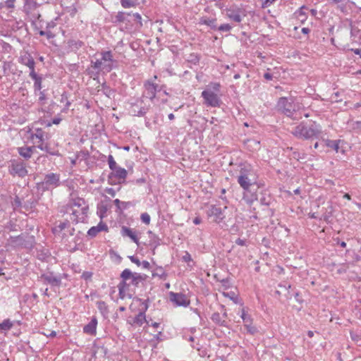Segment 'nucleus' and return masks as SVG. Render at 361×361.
Returning <instances> with one entry per match:
<instances>
[{"instance_id": "obj_35", "label": "nucleus", "mask_w": 361, "mask_h": 361, "mask_svg": "<svg viewBox=\"0 0 361 361\" xmlns=\"http://www.w3.org/2000/svg\"><path fill=\"white\" fill-rule=\"evenodd\" d=\"M13 326V322L9 319H4L1 323H0V329L3 331H8Z\"/></svg>"}, {"instance_id": "obj_22", "label": "nucleus", "mask_w": 361, "mask_h": 361, "mask_svg": "<svg viewBox=\"0 0 361 361\" xmlns=\"http://www.w3.org/2000/svg\"><path fill=\"white\" fill-rule=\"evenodd\" d=\"M121 233L123 236L129 237L134 243L139 245V239L137 237L135 232L131 228L126 226H122Z\"/></svg>"}, {"instance_id": "obj_17", "label": "nucleus", "mask_w": 361, "mask_h": 361, "mask_svg": "<svg viewBox=\"0 0 361 361\" xmlns=\"http://www.w3.org/2000/svg\"><path fill=\"white\" fill-rule=\"evenodd\" d=\"M243 143L245 147L250 152L258 151L261 147L260 141L253 138L247 139Z\"/></svg>"}, {"instance_id": "obj_33", "label": "nucleus", "mask_w": 361, "mask_h": 361, "mask_svg": "<svg viewBox=\"0 0 361 361\" xmlns=\"http://www.w3.org/2000/svg\"><path fill=\"white\" fill-rule=\"evenodd\" d=\"M70 226V223L68 221H66L64 222H60L59 225L56 226L54 228H53L52 231L54 233H58L61 232L63 230H64L66 228Z\"/></svg>"}, {"instance_id": "obj_20", "label": "nucleus", "mask_w": 361, "mask_h": 361, "mask_svg": "<svg viewBox=\"0 0 361 361\" xmlns=\"http://www.w3.org/2000/svg\"><path fill=\"white\" fill-rule=\"evenodd\" d=\"M29 76L34 80V90L36 93L37 91H40L42 88V78L41 75H39L37 74L35 71L30 72Z\"/></svg>"}, {"instance_id": "obj_39", "label": "nucleus", "mask_w": 361, "mask_h": 361, "mask_svg": "<svg viewBox=\"0 0 361 361\" xmlns=\"http://www.w3.org/2000/svg\"><path fill=\"white\" fill-rule=\"evenodd\" d=\"M223 295L226 298H228L230 300H233L234 303H238V298L237 295L233 292H223Z\"/></svg>"}, {"instance_id": "obj_24", "label": "nucleus", "mask_w": 361, "mask_h": 361, "mask_svg": "<svg viewBox=\"0 0 361 361\" xmlns=\"http://www.w3.org/2000/svg\"><path fill=\"white\" fill-rule=\"evenodd\" d=\"M67 44L71 51H77L85 45V43L80 39H70L68 40Z\"/></svg>"}, {"instance_id": "obj_47", "label": "nucleus", "mask_w": 361, "mask_h": 361, "mask_svg": "<svg viewBox=\"0 0 361 361\" xmlns=\"http://www.w3.org/2000/svg\"><path fill=\"white\" fill-rule=\"evenodd\" d=\"M141 221L145 224L146 225L149 224L150 223V216L147 212L142 213L140 216Z\"/></svg>"}, {"instance_id": "obj_15", "label": "nucleus", "mask_w": 361, "mask_h": 361, "mask_svg": "<svg viewBox=\"0 0 361 361\" xmlns=\"http://www.w3.org/2000/svg\"><path fill=\"white\" fill-rule=\"evenodd\" d=\"M19 62L29 68L30 72L35 71V62L32 56L27 52H24L19 58Z\"/></svg>"}, {"instance_id": "obj_2", "label": "nucleus", "mask_w": 361, "mask_h": 361, "mask_svg": "<svg viewBox=\"0 0 361 361\" xmlns=\"http://www.w3.org/2000/svg\"><path fill=\"white\" fill-rule=\"evenodd\" d=\"M322 132V126L315 121H302L293 128L291 134L298 139L309 140L318 139Z\"/></svg>"}, {"instance_id": "obj_37", "label": "nucleus", "mask_w": 361, "mask_h": 361, "mask_svg": "<svg viewBox=\"0 0 361 361\" xmlns=\"http://www.w3.org/2000/svg\"><path fill=\"white\" fill-rule=\"evenodd\" d=\"M332 1L338 5L342 12H346V5L350 3V0H332Z\"/></svg>"}, {"instance_id": "obj_49", "label": "nucleus", "mask_w": 361, "mask_h": 361, "mask_svg": "<svg viewBox=\"0 0 361 361\" xmlns=\"http://www.w3.org/2000/svg\"><path fill=\"white\" fill-rule=\"evenodd\" d=\"M16 0H6L4 2V6L8 9H13L15 8Z\"/></svg>"}, {"instance_id": "obj_57", "label": "nucleus", "mask_w": 361, "mask_h": 361, "mask_svg": "<svg viewBox=\"0 0 361 361\" xmlns=\"http://www.w3.org/2000/svg\"><path fill=\"white\" fill-rule=\"evenodd\" d=\"M92 276V273L90 271H85L82 274V278L85 280L90 279Z\"/></svg>"}, {"instance_id": "obj_19", "label": "nucleus", "mask_w": 361, "mask_h": 361, "mask_svg": "<svg viewBox=\"0 0 361 361\" xmlns=\"http://www.w3.org/2000/svg\"><path fill=\"white\" fill-rule=\"evenodd\" d=\"M17 150L20 156L27 160L35 151V147H18Z\"/></svg>"}, {"instance_id": "obj_44", "label": "nucleus", "mask_w": 361, "mask_h": 361, "mask_svg": "<svg viewBox=\"0 0 361 361\" xmlns=\"http://www.w3.org/2000/svg\"><path fill=\"white\" fill-rule=\"evenodd\" d=\"M103 92L104 93L109 97L111 98L114 96L115 91L112 89H111L109 87L106 86L105 85H103Z\"/></svg>"}, {"instance_id": "obj_58", "label": "nucleus", "mask_w": 361, "mask_h": 361, "mask_svg": "<svg viewBox=\"0 0 361 361\" xmlns=\"http://www.w3.org/2000/svg\"><path fill=\"white\" fill-rule=\"evenodd\" d=\"M148 300H145L142 302V307L140 309V312H144L145 313V312L147 311V308H148Z\"/></svg>"}, {"instance_id": "obj_1", "label": "nucleus", "mask_w": 361, "mask_h": 361, "mask_svg": "<svg viewBox=\"0 0 361 361\" xmlns=\"http://www.w3.org/2000/svg\"><path fill=\"white\" fill-rule=\"evenodd\" d=\"M100 58L91 61V65L87 68V74L92 78H98L100 72L109 73L116 66V61L114 59L111 51H102Z\"/></svg>"}, {"instance_id": "obj_56", "label": "nucleus", "mask_w": 361, "mask_h": 361, "mask_svg": "<svg viewBox=\"0 0 361 361\" xmlns=\"http://www.w3.org/2000/svg\"><path fill=\"white\" fill-rule=\"evenodd\" d=\"M270 197H261L260 199V202L262 204H264V205H269L270 204Z\"/></svg>"}, {"instance_id": "obj_5", "label": "nucleus", "mask_w": 361, "mask_h": 361, "mask_svg": "<svg viewBox=\"0 0 361 361\" xmlns=\"http://www.w3.org/2000/svg\"><path fill=\"white\" fill-rule=\"evenodd\" d=\"M61 185V176L56 173H49L44 175V179L36 183V190L38 193L43 194L47 191H51Z\"/></svg>"}, {"instance_id": "obj_38", "label": "nucleus", "mask_w": 361, "mask_h": 361, "mask_svg": "<svg viewBox=\"0 0 361 361\" xmlns=\"http://www.w3.org/2000/svg\"><path fill=\"white\" fill-rule=\"evenodd\" d=\"M200 60V56L196 53H192L188 56V61L192 64H197Z\"/></svg>"}, {"instance_id": "obj_23", "label": "nucleus", "mask_w": 361, "mask_h": 361, "mask_svg": "<svg viewBox=\"0 0 361 361\" xmlns=\"http://www.w3.org/2000/svg\"><path fill=\"white\" fill-rule=\"evenodd\" d=\"M30 138L33 142L34 141L37 142H44L45 132L41 128H37L31 134Z\"/></svg>"}, {"instance_id": "obj_64", "label": "nucleus", "mask_w": 361, "mask_h": 361, "mask_svg": "<svg viewBox=\"0 0 361 361\" xmlns=\"http://www.w3.org/2000/svg\"><path fill=\"white\" fill-rule=\"evenodd\" d=\"M141 265L144 269H150V264L147 261H142L141 262Z\"/></svg>"}, {"instance_id": "obj_3", "label": "nucleus", "mask_w": 361, "mask_h": 361, "mask_svg": "<svg viewBox=\"0 0 361 361\" xmlns=\"http://www.w3.org/2000/svg\"><path fill=\"white\" fill-rule=\"evenodd\" d=\"M238 183L244 190V194L250 191V187L257 181V176L251 164L247 162L240 163Z\"/></svg>"}, {"instance_id": "obj_31", "label": "nucleus", "mask_w": 361, "mask_h": 361, "mask_svg": "<svg viewBox=\"0 0 361 361\" xmlns=\"http://www.w3.org/2000/svg\"><path fill=\"white\" fill-rule=\"evenodd\" d=\"M146 322V317L144 312H140L133 319V324L137 326H142Z\"/></svg>"}, {"instance_id": "obj_16", "label": "nucleus", "mask_w": 361, "mask_h": 361, "mask_svg": "<svg viewBox=\"0 0 361 361\" xmlns=\"http://www.w3.org/2000/svg\"><path fill=\"white\" fill-rule=\"evenodd\" d=\"M70 207H77L78 209L81 211L82 215H86L88 211V206L85 205V201L82 198H75L71 200L70 202Z\"/></svg>"}, {"instance_id": "obj_61", "label": "nucleus", "mask_w": 361, "mask_h": 361, "mask_svg": "<svg viewBox=\"0 0 361 361\" xmlns=\"http://www.w3.org/2000/svg\"><path fill=\"white\" fill-rule=\"evenodd\" d=\"M122 201L119 200L118 199H116L114 200V204L117 207V209L119 210L120 212H121V204H122Z\"/></svg>"}, {"instance_id": "obj_62", "label": "nucleus", "mask_w": 361, "mask_h": 361, "mask_svg": "<svg viewBox=\"0 0 361 361\" xmlns=\"http://www.w3.org/2000/svg\"><path fill=\"white\" fill-rule=\"evenodd\" d=\"M235 244H237L238 245H240V246H245V245H246V240L238 238L235 240Z\"/></svg>"}, {"instance_id": "obj_51", "label": "nucleus", "mask_w": 361, "mask_h": 361, "mask_svg": "<svg viewBox=\"0 0 361 361\" xmlns=\"http://www.w3.org/2000/svg\"><path fill=\"white\" fill-rule=\"evenodd\" d=\"M128 279H123L118 285V288H123L126 290V288L130 286V283H127Z\"/></svg>"}, {"instance_id": "obj_42", "label": "nucleus", "mask_w": 361, "mask_h": 361, "mask_svg": "<svg viewBox=\"0 0 361 361\" xmlns=\"http://www.w3.org/2000/svg\"><path fill=\"white\" fill-rule=\"evenodd\" d=\"M82 214L81 211L79 209H72L71 215L73 216L71 219L77 224L79 221V216Z\"/></svg>"}, {"instance_id": "obj_14", "label": "nucleus", "mask_w": 361, "mask_h": 361, "mask_svg": "<svg viewBox=\"0 0 361 361\" xmlns=\"http://www.w3.org/2000/svg\"><path fill=\"white\" fill-rule=\"evenodd\" d=\"M40 279L44 283L51 286H60L61 283V278L55 276L52 272L42 274Z\"/></svg>"}, {"instance_id": "obj_4", "label": "nucleus", "mask_w": 361, "mask_h": 361, "mask_svg": "<svg viewBox=\"0 0 361 361\" xmlns=\"http://www.w3.org/2000/svg\"><path fill=\"white\" fill-rule=\"evenodd\" d=\"M221 85L219 82H212L201 93L203 99V104L207 106L220 107L222 104L221 95L219 94Z\"/></svg>"}, {"instance_id": "obj_40", "label": "nucleus", "mask_w": 361, "mask_h": 361, "mask_svg": "<svg viewBox=\"0 0 361 361\" xmlns=\"http://www.w3.org/2000/svg\"><path fill=\"white\" fill-rule=\"evenodd\" d=\"M329 209V211H328V209H327L326 212L323 214L322 217L319 219H323L326 223L330 222V219L332 216V212H333V207L331 206H330Z\"/></svg>"}, {"instance_id": "obj_13", "label": "nucleus", "mask_w": 361, "mask_h": 361, "mask_svg": "<svg viewBox=\"0 0 361 361\" xmlns=\"http://www.w3.org/2000/svg\"><path fill=\"white\" fill-rule=\"evenodd\" d=\"M207 214L209 218H212L213 221L217 224L222 221L225 218L223 209L214 204H212L209 207Z\"/></svg>"}, {"instance_id": "obj_36", "label": "nucleus", "mask_w": 361, "mask_h": 361, "mask_svg": "<svg viewBox=\"0 0 361 361\" xmlns=\"http://www.w3.org/2000/svg\"><path fill=\"white\" fill-rule=\"evenodd\" d=\"M121 4L124 8H133L137 5V0H122Z\"/></svg>"}, {"instance_id": "obj_27", "label": "nucleus", "mask_w": 361, "mask_h": 361, "mask_svg": "<svg viewBox=\"0 0 361 361\" xmlns=\"http://www.w3.org/2000/svg\"><path fill=\"white\" fill-rule=\"evenodd\" d=\"M211 319L213 322L220 326H227L228 322L226 319H223L220 313L214 312L211 317Z\"/></svg>"}, {"instance_id": "obj_50", "label": "nucleus", "mask_w": 361, "mask_h": 361, "mask_svg": "<svg viewBox=\"0 0 361 361\" xmlns=\"http://www.w3.org/2000/svg\"><path fill=\"white\" fill-rule=\"evenodd\" d=\"M182 259L183 262H187V263H189L190 262L192 261V257L188 251L185 252V255H183Z\"/></svg>"}, {"instance_id": "obj_55", "label": "nucleus", "mask_w": 361, "mask_h": 361, "mask_svg": "<svg viewBox=\"0 0 361 361\" xmlns=\"http://www.w3.org/2000/svg\"><path fill=\"white\" fill-rule=\"evenodd\" d=\"M133 17L134 18V20H135L137 23H138L140 26L142 25V17L138 13H133Z\"/></svg>"}, {"instance_id": "obj_34", "label": "nucleus", "mask_w": 361, "mask_h": 361, "mask_svg": "<svg viewBox=\"0 0 361 361\" xmlns=\"http://www.w3.org/2000/svg\"><path fill=\"white\" fill-rule=\"evenodd\" d=\"M43 3H48V0H44L42 2L39 3L37 1L31 0L29 1L27 4H25L24 6L25 8H27L30 10H34L39 7Z\"/></svg>"}, {"instance_id": "obj_46", "label": "nucleus", "mask_w": 361, "mask_h": 361, "mask_svg": "<svg viewBox=\"0 0 361 361\" xmlns=\"http://www.w3.org/2000/svg\"><path fill=\"white\" fill-rule=\"evenodd\" d=\"M44 151L46 152L47 153L51 154V155H54V156H59V151H57V150H52L51 148L50 147V146L48 144H46L44 145Z\"/></svg>"}, {"instance_id": "obj_11", "label": "nucleus", "mask_w": 361, "mask_h": 361, "mask_svg": "<svg viewBox=\"0 0 361 361\" xmlns=\"http://www.w3.org/2000/svg\"><path fill=\"white\" fill-rule=\"evenodd\" d=\"M278 108L287 116H291L295 111L293 99L292 97H281L277 104Z\"/></svg>"}, {"instance_id": "obj_12", "label": "nucleus", "mask_w": 361, "mask_h": 361, "mask_svg": "<svg viewBox=\"0 0 361 361\" xmlns=\"http://www.w3.org/2000/svg\"><path fill=\"white\" fill-rule=\"evenodd\" d=\"M169 299L175 306H182L186 307L190 305V301L186 295L182 293H169Z\"/></svg>"}, {"instance_id": "obj_45", "label": "nucleus", "mask_w": 361, "mask_h": 361, "mask_svg": "<svg viewBox=\"0 0 361 361\" xmlns=\"http://www.w3.org/2000/svg\"><path fill=\"white\" fill-rule=\"evenodd\" d=\"M164 275H165V271L161 267H157L153 272L152 276H159L161 278Z\"/></svg>"}, {"instance_id": "obj_29", "label": "nucleus", "mask_w": 361, "mask_h": 361, "mask_svg": "<svg viewBox=\"0 0 361 361\" xmlns=\"http://www.w3.org/2000/svg\"><path fill=\"white\" fill-rule=\"evenodd\" d=\"M244 326L247 329V331L251 335L255 334L258 331L257 327L252 325V317L244 319Z\"/></svg>"}, {"instance_id": "obj_26", "label": "nucleus", "mask_w": 361, "mask_h": 361, "mask_svg": "<svg viewBox=\"0 0 361 361\" xmlns=\"http://www.w3.org/2000/svg\"><path fill=\"white\" fill-rule=\"evenodd\" d=\"M8 241L13 247H23L25 243L24 235L11 236Z\"/></svg>"}, {"instance_id": "obj_6", "label": "nucleus", "mask_w": 361, "mask_h": 361, "mask_svg": "<svg viewBox=\"0 0 361 361\" xmlns=\"http://www.w3.org/2000/svg\"><path fill=\"white\" fill-rule=\"evenodd\" d=\"M151 105L150 101L142 97L136 98L130 103V113L133 116H144L149 110Z\"/></svg>"}, {"instance_id": "obj_18", "label": "nucleus", "mask_w": 361, "mask_h": 361, "mask_svg": "<svg viewBox=\"0 0 361 361\" xmlns=\"http://www.w3.org/2000/svg\"><path fill=\"white\" fill-rule=\"evenodd\" d=\"M100 231H108L107 225L102 221H100L97 226L91 227L87 231V235L92 238L95 237Z\"/></svg>"}, {"instance_id": "obj_10", "label": "nucleus", "mask_w": 361, "mask_h": 361, "mask_svg": "<svg viewBox=\"0 0 361 361\" xmlns=\"http://www.w3.org/2000/svg\"><path fill=\"white\" fill-rule=\"evenodd\" d=\"M121 277L123 279H128V281H130V285L132 284L135 286H138L140 282L145 281L147 275L136 272L133 273L130 269H126L122 271Z\"/></svg>"}, {"instance_id": "obj_41", "label": "nucleus", "mask_w": 361, "mask_h": 361, "mask_svg": "<svg viewBox=\"0 0 361 361\" xmlns=\"http://www.w3.org/2000/svg\"><path fill=\"white\" fill-rule=\"evenodd\" d=\"M307 9L306 7L302 6L295 13L297 15V17L299 20L301 21H303L306 19V13H305L304 10Z\"/></svg>"}, {"instance_id": "obj_52", "label": "nucleus", "mask_w": 361, "mask_h": 361, "mask_svg": "<svg viewBox=\"0 0 361 361\" xmlns=\"http://www.w3.org/2000/svg\"><path fill=\"white\" fill-rule=\"evenodd\" d=\"M106 210H107V209H106V206H104V205H101V206L98 207V212L99 213L100 218H103L104 215L106 212Z\"/></svg>"}, {"instance_id": "obj_53", "label": "nucleus", "mask_w": 361, "mask_h": 361, "mask_svg": "<svg viewBox=\"0 0 361 361\" xmlns=\"http://www.w3.org/2000/svg\"><path fill=\"white\" fill-rule=\"evenodd\" d=\"M221 283L222 284V286L224 288V289H228L230 288V281L229 279H224L221 281Z\"/></svg>"}, {"instance_id": "obj_9", "label": "nucleus", "mask_w": 361, "mask_h": 361, "mask_svg": "<svg viewBox=\"0 0 361 361\" xmlns=\"http://www.w3.org/2000/svg\"><path fill=\"white\" fill-rule=\"evenodd\" d=\"M145 90L142 93V97L147 101H150L151 104L153 103V100L156 97L157 92L161 91V87L155 84L151 80H147L144 83Z\"/></svg>"}, {"instance_id": "obj_60", "label": "nucleus", "mask_w": 361, "mask_h": 361, "mask_svg": "<svg viewBox=\"0 0 361 361\" xmlns=\"http://www.w3.org/2000/svg\"><path fill=\"white\" fill-rule=\"evenodd\" d=\"M129 259H130V261L136 264L137 266H140L141 265V262H140V261L138 259V258L137 257L130 256Z\"/></svg>"}, {"instance_id": "obj_48", "label": "nucleus", "mask_w": 361, "mask_h": 361, "mask_svg": "<svg viewBox=\"0 0 361 361\" xmlns=\"http://www.w3.org/2000/svg\"><path fill=\"white\" fill-rule=\"evenodd\" d=\"M231 29H232V27L229 24L225 23V24L221 25L219 27H217L216 30H218L221 32H229Z\"/></svg>"}, {"instance_id": "obj_25", "label": "nucleus", "mask_w": 361, "mask_h": 361, "mask_svg": "<svg viewBox=\"0 0 361 361\" xmlns=\"http://www.w3.org/2000/svg\"><path fill=\"white\" fill-rule=\"evenodd\" d=\"M200 25H206L210 27L211 29L216 30L217 29L216 25V18H209L206 16H203L199 20Z\"/></svg>"}, {"instance_id": "obj_7", "label": "nucleus", "mask_w": 361, "mask_h": 361, "mask_svg": "<svg viewBox=\"0 0 361 361\" xmlns=\"http://www.w3.org/2000/svg\"><path fill=\"white\" fill-rule=\"evenodd\" d=\"M8 168L9 173L13 176H18L23 178L28 173L25 163L19 159H11Z\"/></svg>"}, {"instance_id": "obj_21", "label": "nucleus", "mask_w": 361, "mask_h": 361, "mask_svg": "<svg viewBox=\"0 0 361 361\" xmlns=\"http://www.w3.org/2000/svg\"><path fill=\"white\" fill-rule=\"evenodd\" d=\"M97 325V319L93 317L91 321L83 327V331L90 335H95Z\"/></svg>"}, {"instance_id": "obj_8", "label": "nucleus", "mask_w": 361, "mask_h": 361, "mask_svg": "<svg viewBox=\"0 0 361 361\" xmlns=\"http://www.w3.org/2000/svg\"><path fill=\"white\" fill-rule=\"evenodd\" d=\"M224 12L228 19L238 23L242 21L243 16H246L244 9L237 4H232L224 9Z\"/></svg>"}, {"instance_id": "obj_59", "label": "nucleus", "mask_w": 361, "mask_h": 361, "mask_svg": "<svg viewBox=\"0 0 361 361\" xmlns=\"http://www.w3.org/2000/svg\"><path fill=\"white\" fill-rule=\"evenodd\" d=\"M34 144L35 145V148L37 147L42 151L44 150V145H46V144H44V142H37L34 141Z\"/></svg>"}, {"instance_id": "obj_32", "label": "nucleus", "mask_w": 361, "mask_h": 361, "mask_svg": "<svg viewBox=\"0 0 361 361\" xmlns=\"http://www.w3.org/2000/svg\"><path fill=\"white\" fill-rule=\"evenodd\" d=\"M323 142L326 147L332 148L336 152H338L340 140H323Z\"/></svg>"}, {"instance_id": "obj_30", "label": "nucleus", "mask_w": 361, "mask_h": 361, "mask_svg": "<svg viewBox=\"0 0 361 361\" xmlns=\"http://www.w3.org/2000/svg\"><path fill=\"white\" fill-rule=\"evenodd\" d=\"M127 174H128L127 171L125 169L121 168L120 166L116 168L111 173V175H113L114 176H115L116 178H117L119 180H125L127 176Z\"/></svg>"}, {"instance_id": "obj_63", "label": "nucleus", "mask_w": 361, "mask_h": 361, "mask_svg": "<svg viewBox=\"0 0 361 361\" xmlns=\"http://www.w3.org/2000/svg\"><path fill=\"white\" fill-rule=\"evenodd\" d=\"M20 205H21V202H20V199L18 197H16L13 202V206L16 208V207H20Z\"/></svg>"}, {"instance_id": "obj_28", "label": "nucleus", "mask_w": 361, "mask_h": 361, "mask_svg": "<svg viewBox=\"0 0 361 361\" xmlns=\"http://www.w3.org/2000/svg\"><path fill=\"white\" fill-rule=\"evenodd\" d=\"M130 16V13H126L123 11H118L117 14L114 17V23H123L126 22H130L128 20V16Z\"/></svg>"}, {"instance_id": "obj_54", "label": "nucleus", "mask_w": 361, "mask_h": 361, "mask_svg": "<svg viewBox=\"0 0 361 361\" xmlns=\"http://www.w3.org/2000/svg\"><path fill=\"white\" fill-rule=\"evenodd\" d=\"M135 204L132 202H123L121 204V211L128 209L130 207H133Z\"/></svg>"}, {"instance_id": "obj_43", "label": "nucleus", "mask_w": 361, "mask_h": 361, "mask_svg": "<svg viewBox=\"0 0 361 361\" xmlns=\"http://www.w3.org/2000/svg\"><path fill=\"white\" fill-rule=\"evenodd\" d=\"M108 164H109V166L111 170H112L113 171L116 169L118 168V166H117L116 164V162L115 161L114 157L112 155L109 154L108 156Z\"/></svg>"}]
</instances>
